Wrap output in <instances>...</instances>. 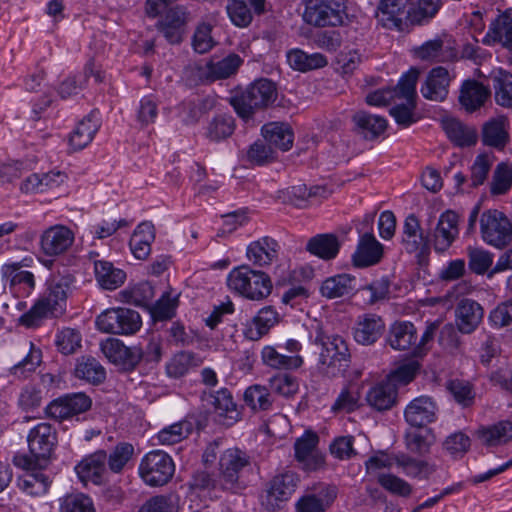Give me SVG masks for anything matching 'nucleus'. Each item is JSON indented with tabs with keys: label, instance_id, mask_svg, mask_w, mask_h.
I'll return each mask as SVG.
<instances>
[{
	"label": "nucleus",
	"instance_id": "1",
	"mask_svg": "<svg viewBox=\"0 0 512 512\" xmlns=\"http://www.w3.org/2000/svg\"><path fill=\"white\" fill-rule=\"evenodd\" d=\"M74 277L71 274L51 279L47 292L19 318V323L27 328L36 327L47 317H57L66 309L68 294L71 292Z\"/></svg>",
	"mask_w": 512,
	"mask_h": 512
},
{
	"label": "nucleus",
	"instance_id": "2",
	"mask_svg": "<svg viewBox=\"0 0 512 512\" xmlns=\"http://www.w3.org/2000/svg\"><path fill=\"white\" fill-rule=\"evenodd\" d=\"M315 345L321 346L319 369L330 377L342 374L348 367L350 352L346 341L339 335H328L321 326L315 329Z\"/></svg>",
	"mask_w": 512,
	"mask_h": 512
},
{
	"label": "nucleus",
	"instance_id": "3",
	"mask_svg": "<svg viewBox=\"0 0 512 512\" xmlns=\"http://www.w3.org/2000/svg\"><path fill=\"white\" fill-rule=\"evenodd\" d=\"M227 286L233 293L252 301H261L272 292V281L263 271L249 265L233 268L227 275Z\"/></svg>",
	"mask_w": 512,
	"mask_h": 512
},
{
	"label": "nucleus",
	"instance_id": "4",
	"mask_svg": "<svg viewBox=\"0 0 512 512\" xmlns=\"http://www.w3.org/2000/svg\"><path fill=\"white\" fill-rule=\"evenodd\" d=\"M277 98L275 84L265 78L251 83L244 91L230 98L237 115L244 121L252 119L254 113L272 105Z\"/></svg>",
	"mask_w": 512,
	"mask_h": 512
},
{
	"label": "nucleus",
	"instance_id": "5",
	"mask_svg": "<svg viewBox=\"0 0 512 512\" xmlns=\"http://www.w3.org/2000/svg\"><path fill=\"white\" fill-rule=\"evenodd\" d=\"M29 455L15 458V464L21 467H28L38 464L46 468L57 443L55 429L46 422H41L30 429L27 435Z\"/></svg>",
	"mask_w": 512,
	"mask_h": 512
},
{
	"label": "nucleus",
	"instance_id": "6",
	"mask_svg": "<svg viewBox=\"0 0 512 512\" xmlns=\"http://www.w3.org/2000/svg\"><path fill=\"white\" fill-rule=\"evenodd\" d=\"M302 18L316 28L342 26L347 18V0H306Z\"/></svg>",
	"mask_w": 512,
	"mask_h": 512
},
{
	"label": "nucleus",
	"instance_id": "7",
	"mask_svg": "<svg viewBox=\"0 0 512 512\" xmlns=\"http://www.w3.org/2000/svg\"><path fill=\"white\" fill-rule=\"evenodd\" d=\"M418 76L419 70L411 68L400 78L397 85L398 97L396 99H403L405 102L392 107L390 114L396 123L403 127H408L417 120L414 110L416 108V83Z\"/></svg>",
	"mask_w": 512,
	"mask_h": 512
},
{
	"label": "nucleus",
	"instance_id": "8",
	"mask_svg": "<svg viewBox=\"0 0 512 512\" xmlns=\"http://www.w3.org/2000/svg\"><path fill=\"white\" fill-rule=\"evenodd\" d=\"M99 331L108 334L131 335L136 333L141 325L140 314L130 308H109L99 314L95 320Z\"/></svg>",
	"mask_w": 512,
	"mask_h": 512
},
{
	"label": "nucleus",
	"instance_id": "9",
	"mask_svg": "<svg viewBox=\"0 0 512 512\" xmlns=\"http://www.w3.org/2000/svg\"><path fill=\"white\" fill-rule=\"evenodd\" d=\"M138 472L146 485L159 487L171 480L175 472V465L167 453L162 450H153L141 459Z\"/></svg>",
	"mask_w": 512,
	"mask_h": 512
},
{
	"label": "nucleus",
	"instance_id": "10",
	"mask_svg": "<svg viewBox=\"0 0 512 512\" xmlns=\"http://www.w3.org/2000/svg\"><path fill=\"white\" fill-rule=\"evenodd\" d=\"M480 229L483 240L496 248H503L512 241V224L501 211H485L480 218Z\"/></svg>",
	"mask_w": 512,
	"mask_h": 512
},
{
	"label": "nucleus",
	"instance_id": "11",
	"mask_svg": "<svg viewBox=\"0 0 512 512\" xmlns=\"http://www.w3.org/2000/svg\"><path fill=\"white\" fill-rule=\"evenodd\" d=\"M250 465V456L243 450L233 447L226 449L219 459V487L235 492L239 486L241 471Z\"/></svg>",
	"mask_w": 512,
	"mask_h": 512
},
{
	"label": "nucleus",
	"instance_id": "12",
	"mask_svg": "<svg viewBox=\"0 0 512 512\" xmlns=\"http://www.w3.org/2000/svg\"><path fill=\"white\" fill-rule=\"evenodd\" d=\"M33 259L25 257L19 262L5 263L1 266V277L9 281L12 293L17 297H29L35 289V277L32 272L21 270L31 266Z\"/></svg>",
	"mask_w": 512,
	"mask_h": 512
},
{
	"label": "nucleus",
	"instance_id": "13",
	"mask_svg": "<svg viewBox=\"0 0 512 512\" xmlns=\"http://www.w3.org/2000/svg\"><path fill=\"white\" fill-rule=\"evenodd\" d=\"M201 400L203 405L212 409L225 425L230 426L240 418L237 404L227 388H220L217 391H204Z\"/></svg>",
	"mask_w": 512,
	"mask_h": 512
},
{
	"label": "nucleus",
	"instance_id": "14",
	"mask_svg": "<svg viewBox=\"0 0 512 512\" xmlns=\"http://www.w3.org/2000/svg\"><path fill=\"white\" fill-rule=\"evenodd\" d=\"M91 399L84 393H72L53 400L45 408L46 414L56 420H65L86 412Z\"/></svg>",
	"mask_w": 512,
	"mask_h": 512
},
{
	"label": "nucleus",
	"instance_id": "15",
	"mask_svg": "<svg viewBox=\"0 0 512 512\" xmlns=\"http://www.w3.org/2000/svg\"><path fill=\"white\" fill-rule=\"evenodd\" d=\"M74 232L64 225H53L45 229L40 236V249L46 256L64 254L74 243Z\"/></svg>",
	"mask_w": 512,
	"mask_h": 512
},
{
	"label": "nucleus",
	"instance_id": "16",
	"mask_svg": "<svg viewBox=\"0 0 512 512\" xmlns=\"http://www.w3.org/2000/svg\"><path fill=\"white\" fill-rule=\"evenodd\" d=\"M188 15L185 8L172 7L161 17L156 27L170 44H180L186 34Z\"/></svg>",
	"mask_w": 512,
	"mask_h": 512
},
{
	"label": "nucleus",
	"instance_id": "17",
	"mask_svg": "<svg viewBox=\"0 0 512 512\" xmlns=\"http://www.w3.org/2000/svg\"><path fill=\"white\" fill-rule=\"evenodd\" d=\"M319 438L316 433L306 431L294 443V455L302 469L313 471L321 467L324 458L317 449Z\"/></svg>",
	"mask_w": 512,
	"mask_h": 512
},
{
	"label": "nucleus",
	"instance_id": "18",
	"mask_svg": "<svg viewBox=\"0 0 512 512\" xmlns=\"http://www.w3.org/2000/svg\"><path fill=\"white\" fill-rule=\"evenodd\" d=\"M408 0H382L378 7V21L388 29L401 30L410 23V10Z\"/></svg>",
	"mask_w": 512,
	"mask_h": 512
},
{
	"label": "nucleus",
	"instance_id": "19",
	"mask_svg": "<svg viewBox=\"0 0 512 512\" xmlns=\"http://www.w3.org/2000/svg\"><path fill=\"white\" fill-rule=\"evenodd\" d=\"M100 348L111 363L123 369H132L141 360L140 348H129L116 338H108L102 341Z\"/></svg>",
	"mask_w": 512,
	"mask_h": 512
},
{
	"label": "nucleus",
	"instance_id": "20",
	"mask_svg": "<svg viewBox=\"0 0 512 512\" xmlns=\"http://www.w3.org/2000/svg\"><path fill=\"white\" fill-rule=\"evenodd\" d=\"M438 407L433 398L419 396L413 399L404 410L405 421L412 427L421 428L437 419Z\"/></svg>",
	"mask_w": 512,
	"mask_h": 512
},
{
	"label": "nucleus",
	"instance_id": "21",
	"mask_svg": "<svg viewBox=\"0 0 512 512\" xmlns=\"http://www.w3.org/2000/svg\"><path fill=\"white\" fill-rule=\"evenodd\" d=\"M107 454L98 450L84 457L76 466L75 472L85 485L89 482L100 485L103 483L107 469Z\"/></svg>",
	"mask_w": 512,
	"mask_h": 512
},
{
	"label": "nucleus",
	"instance_id": "22",
	"mask_svg": "<svg viewBox=\"0 0 512 512\" xmlns=\"http://www.w3.org/2000/svg\"><path fill=\"white\" fill-rule=\"evenodd\" d=\"M458 222V215L451 210L444 212L440 216L431 234V241L435 251L444 252L452 245L459 234Z\"/></svg>",
	"mask_w": 512,
	"mask_h": 512
},
{
	"label": "nucleus",
	"instance_id": "23",
	"mask_svg": "<svg viewBox=\"0 0 512 512\" xmlns=\"http://www.w3.org/2000/svg\"><path fill=\"white\" fill-rule=\"evenodd\" d=\"M25 471L17 479L18 488L30 496L44 495L51 484V478L38 464L22 467Z\"/></svg>",
	"mask_w": 512,
	"mask_h": 512
},
{
	"label": "nucleus",
	"instance_id": "24",
	"mask_svg": "<svg viewBox=\"0 0 512 512\" xmlns=\"http://www.w3.org/2000/svg\"><path fill=\"white\" fill-rule=\"evenodd\" d=\"M383 257V245L371 233H364L352 255L354 266L366 268L376 265Z\"/></svg>",
	"mask_w": 512,
	"mask_h": 512
},
{
	"label": "nucleus",
	"instance_id": "25",
	"mask_svg": "<svg viewBox=\"0 0 512 512\" xmlns=\"http://www.w3.org/2000/svg\"><path fill=\"white\" fill-rule=\"evenodd\" d=\"M450 82L451 77L446 68H433L421 86V94L431 101H444L449 93Z\"/></svg>",
	"mask_w": 512,
	"mask_h": 512
},
{
	"label": "nucleus",
	"instance_id": "26",
	"mask_svg": "<svg viewBox=\"0 0 512 512\" xmlns=\"http://www.w3.org/2000/svg\"><path fill=\"white\" fill-rule=\"evenodd\" d=\"M384 329L385 323L380 316L364 314L358 317L353 329V336L357 343L371 345L382 336Z\"/></svg>",
	"mask_w": 512,
	"mask_h": 512
},
{
	"label": "nucleus",
	"instance_id": "27",
	"mask_svg": "<svg viewBox=\"0 0 512 512\" xmlns=\"http://www.w3.org/2000/svg\"><path fill=\"white\" fill-rule=\"evenodd\" d=\"M490 94L488 86L476 80H465L460 87L459 103L465 111L472 113L484 106Z\"/></svg>",
	"mask_w": 512,
	"mask_h": 512
},
{
	"label": "nucleus",
	"instance_id": "28",
	"mask_svg": "<svg viewBox=\"0 0 512 512\" xmlns=\"http://www.w3.org/2000/svg\"><path fill=\"white\" fill-rule=\"evenodd\" d=\"M251 9L257 14L263 13L265 0H228L226 5L231 22L238 27H247L252 22Z\"/></svg>",
	"mask_w": 512,
	"mask_h": 512
},
{
	"label": "nucleus",
	"instance_id": "29",
	"mask_svg": "<svg viewBox=\"0 0 512 512\" xmlns=\"http://www.w3.org/2000/svg\"><path fill=\"white\" fill-rule=\"evenodd\" d=\"M482 43L489 46L500 44L512 51V14L503 13L498 15L489 25Z\"/></svg>",
	"mask_w": 512,
	"mask_h": 512
},
{
	"label": "nucleus",
	"instance_id": "30",
	"mask_svg": "<svg viewBox=\"0 0 512 512\" xmlns=\"http://www.w3.org/2000/svg\"><path fill=\"white\" fill-rule=\"evenodd\" d=\"M279 250L278 242L265 236L249 244L246 256L255 266L264 267L271 265L278 258Z\"/></svg>",
	"mask_w": 512,
	"mask_h": 512
},
{
	"label": "nucleus",
	"instance_id": "31",
	"mask_svg": "<svg viewBox=\"0 0 512 512\" xmlns=\"http://www.w3.org/2000/svg\"><path fill=\"white\" fill-rule=\"evenodd\" d=\"M476 439L486 447H497L512 441V422L502 420L482 426L475 432Z\"/></svg>",
	"mask_w": 512,
	"mask_h": 512
},
{
	"label": "nucleus",
	"instance_id": "32",
	"mask_svg": "<svg viewBox=\"0 0 512 512\" xmlns=\"http://www.w3.org/2000/svg\"><path fill=\"white\" fill-rule=\"evenodd\" d=\"M483 308L476 301L462 299L456 308V325L460 332L469 334L480 324Z\"/></svg>",
	"mask_w": 512,
	"mask_h": 512
},
{
	"label": "nucleus",
	"instance_id": "33",
	"mask_svg": "<svg viewBox=\"0 0 512 512\" xmlns=\"http://www.w3.org/2000/svg\"><path fill=\"white\" fill-rule=\"evenodd\" d=\"M337 491L333 486H322L317 493L302 496L295 505L296 512H326L336 498Z\"/></svg>",
	"mask_w": 512,
	"mask_h": 512
},
{
	"label": "nucleus",
	"instance_id": "34",
	"mask_svg": "<svg viewBox=\"0 0 512 512\" xmlns=\"http://www.w3.org/2000/svg\"><path fill=\"white\" fill-rule=\"evenodd\" d=\"M356 277L343 273L328 277L320 287V293L328 299L340 298L352 294L357 290Z\"/></svg>",
	"mask_w": 512,
	"mask_h": 512
},
{
	"label": "nucleus",
	"instance_id": "35",
	"mask_svg": "<svg viewBox=\"0 0 512 512\" xmlns=\"http://www.w3.org/2000/svg\"><path fill=\"white\" fill-rule=\"evenodd\" d=\"M509 120L505 116L489 119L482 127V141L485 145L502 148L509 139Z\"/></svg>",
	"mask_w": 512,
	"mask_h": 512
},
{
	"label": "nucleus",
	"instance_id": "36",
	"mask_svg": "<svg viewBox=\"0 0 512 512\" xmlns=\"http://www.w3.org/2000/svg\"><path fill=\"white\" fill-rule=\"evenodd\" d=\"M100 128V121L95 112L81 120L69 136V144L73 150H81L90 144Z\"/></svg>",
	"mask_w": 512,
	"mask_h": 512
},
{
	"label": "nucleus",
	"instance_id": "37",
	"mask_svg": "<svg viewBox=\"0 0 512 512\" xmlns=\"http://www.w3.org/2000/svg\"><path fill=\"white\" fill-rule=\"evenodd\" d=\"M442 127L447 137L457 146L469 147L477 142L478 135L476 129L455 118L443 119Z\"/></svg>",
	"mask_w": 512,
	"mask_h": 512
},
{
	"label": "nucleus",
	"instance_id": "38",
	"mask_svg": "<svg viewBox=\"0 0 512 512\" xmlns=\"http://www.w3.org/2000/svg\"><path fill=\"white\" fill-rule=\"evenodd\" d=\"M417 330L409 321H397L389 328L388 343L395 350H407L416 344Z\"/></svg>",
	"mask_w": 512,
	"mask_h": 512
},
{
	"label": "nucleus",
	"instance_id": "39",
	"mask_svg": "<svg viewBox=\"0 0 512 512\" xmlns=\"http://www.w3.org/2000/svg\"><path fill=\"white\" fill-rule=\"evenodd\" d=\"M396 397L397 388L386 379L372 387L367 393L366 399L371 407L378 411H384L393 407Z\"/></svg>",
	"mask_w": 512,
	"mask_h": 512
},
{
	"label": "nucleus",
	"instance_id": "40",
	"mask_svg": "<svg viewBox=\"0 0 512 512\" xmlns=\"http://www.w3.org/2000/svg\"><path fill=\"white\" fill-rule=\"evenodd\" d=\"M262 135L270 146L282 151L289 150L293 145V132L291 128L284 123H268L262 127Z\"/></svg>",
	"mask_w": 512,
	"mask_h": 512
},
{
	"label": "nucleus",
	"instance_id": "41",
	"mask_svg": "<svg viewBox=\"0 0 512 512\" xmlns=\"http://www.w3.org/2000/svg\"><path fill=\"white\" fill-rule=\"evenodd\" d=\"M95 277L99 285L107 290H114L121 286L126 278V273L105 260H94Z\"/></svg>",
	"mask_w": 512,
	"mask_h": 512
},
{
	"label": "nucleus",
	"instance_id": "42",
	"mask_svg": "<svg viewBox=\"0 0 512 512\" xmlns=\"http://www.w3.org/2000/svg\"><path fill=\"white\" fill-rule=\"evenodd\" d=\"M353 122L360 134L365 139L373 140L380 136L387 128V121L385 118L359 111L353 116Z\"/></svg>",
	"mask_w": 512,
	"mask_h": 512
},
{
	"label": "nucleus",
	"instance_id": "43",
	"mask_svg": "<svg viewBox=\"0 0 512 512\" xmlns=\"http://www.w3.org/2000/svg\"><path fill=\"white\" fill-rule=\"evenodd\" d=\"M154 238V226L150 222L139 224L129 242L133 255L137 259H146L151 252V243Z\"/></svg>",
	"mask_w": 512,
	"mask_h": 512
},
{
	"label": "nucleus",
	"instance_id": "44",
	"mask_svg": "<svg viewBox=\"0 0 512 512\" xmlns=\"http://www.w3.org/2000/svg\"><path fill=\"white\" fill-rule=\"evenodd\" d=\"M306 249L323 260H331L337 256L340 242L333 234H318L308 240Z\"/></svg>",
	"mask_w": 512,
	"mask_h": 512
},
{
	"label": "nucleus",
	"instance_id": "45",
	"mask_svg": "<svg viewBox=\"0 0 512 512\" xmlns=\"http://www.w3.org/2000/svg\"><path fill=\"white\" fill-rule=\"evenodd\" d=\"M494 99L503 108H512V74L503 69L491 73Z\"/></svg>",
	"mask_w": 512,
	"mask_h": 512
},
{
	"label": "nucleus",
	"instance_id": "46",
	"mask_svg": "<svg viewBox=\"0 0 512 512\" xmlns=\"http://www.w3.org/2000/svg\"><path fill=\"white\" fill-rule=\"evenodd\" d=\"M279 321V314L271 307L267 306L260 309L257 315L252 319L247 328L246 335L251 340H258L275 326Z\"/></svg>",
	"mask_w": 512,
	"mask_h": 512
},
{
	"label": "nucleus",
	"instance_id": "47",
	"mask_svg": "<svg viewBox=\"0 0 512 512\" xmlns=\"http://www.w3.org/2000/svg\"><path fill=\"white\" fill-rule=\"evenodd\" d=\"M402 242L406 251L409 253L422 251L428 245V239L423 236L419 221L413 214L407 216L405 219Z\"/></svg>",
	"mask_w": 512,
	"mask_h": 512
},
{
	"label": "nucleus",
	"instance_id": "48",
	"mask_svg": "<svg viewBox=\"0 0 512 512\" xmlns=\"http://www.w3.org/2000/svg\"><path fill=\"white\" fill-rule=\"evenodd\" d=\"M299 478L296 473L287 471L273 478L268 490V497L274 501H286L295 492Z\"/></svg>",
	"mask_w": 512,
	"mask_h": 512
},
{
	"label": "nucleus",
	"instance_id": "49",
	"mask_svg": "<svg viewBox=\"0 0 512 512\" xmlns=\"http://www.w3.org/2000/svg\"><path fill=\"white\" fill-rule=\"evenodd\" d=\"M242 63L239 55L231 53L223 59L208 62L205 74L210 80L225 79L235 74Z\"/></svg>",
	"mask_w": 512,
	"mask_h": 512
},
{
	"label": "nucleus",
	"instance_id": "50",
	"mask_svg": "<svg viewBox=\"0 0 512 512\" xmlns=\"http://www.w3.org/2000/svg\"><path fill=\"white\" fill-rule=\"evenodd\" d=\"M261 357L265 365L279 370L297 369L303 364V358L300 355H285L273 346H265Z\"/></svg>",
	"mask_w": 512,
	"mask_h": 512
},
{
	"label": "nucleus",
	"instance_id": "51",
	"mask_svg": "<svg viewBox=\"0 0 512 512\" xmlns=\"http://www.w3.org/2000/svg\"><path fill=\"white\" fill-rule=\"evenodd\" d=\"M287 62L292 69L306 72L326 66L327 59L321 53L307 54L303 50L293 49L287 53Z\"/></svg>",
	"mask_w": 512,
	"mask_h": 512
},
{
	"label": "nucleus",
	"instance_id": "52",
	"mask_svg": "<svg viewBox=\"0 0 512 512\" xmlns=\"http://www.w3.org/2000/svg\"><path fill=\"white\" fill-rule=\"evenodd\" d=\"M74 374L78 379L91 384L102 383L106 378L104 367L92 357H82L77 361Z\"/></svg>",
	"mask_w": 512,
	"mask_h": 512
},
{
	"label": "nucleus",
	"instance_id": "53",
	"mask_svg": "<svg viewBox=\"0 0 512 512\" xmlns=\"http://www.w3.org/2000/svg\"><path fill=\"white\" fill-rule=\"evenodd\" d=\"M92 75L96 82L102 81V76L99 71H95V64L93 62L87 63L84 69V76H71L66 78L59 86L58 93L61 98L65 99L72 95H76L84 86V82L88 76Z\"/></svg>",
	"mask_w": 512,
	"mask_h": 512
},
{
	"label": "nucleus",
	"instance_id": "54",
	"mask_svg": "<svg viewBox=\"0 0 512 512\" xmlns=\"http://www.w3.org/2000/svg\"><path fill=\"white\" fill-rule=\"evenodd\" d=\"M200 365V359L189 351H182L175 354L170 361L166 364V371L168 376L173 378H180L194 367Z\"/></svg>",
	"mask_w": 512,
	"mask_h": 512
},
{
	"label": "nucleus",
	"instance_id": "55",
	"mask_svg": "<svg viewBox=\"0 0 512 512\" xmlns=\"http://www.w3.org/2000/svg\"><path fill=\"white\" fill-rule=\"evenodd\" d=\"M191 432V425L186 421H180L168 425L161 429L154 437L153 440L158 445H174L187 438Z\"/></svg>",
	"mask_w": 512,
	"mask_h": 512
},
{
	"label": "nucleus",
	"instance_id": "56",
	"mask_svg": "<svg viewBox=\"0 0 512 512\" xmlns=\"http://www.w3.org/2000/svg\"><path fill=\"white\" fill-rule=\"evenodd\" d=\"M434 442L435 437L430 429L425 431L411 430L405 434L406 448L420 456L429 453Z\"/></svg>",
	"mask_w": 512,
	"mask_h": 512
},
{
	"label": "nucleus",
	"instance_id": "57",
	"mask_svg": "<svg viewBox=\"0 0 512 512\" xmlns=\"http://www.w3.org/2000/svg\"><path fill=\"white\" fill-rule=\"evenodd\" d=\"M395 464L409 477L426 478L433 472V467L426 461L417 460L406 454L395 457Z\"/></svg>",
	"mask_w": 512,
	"mask_h": 512
},
{
	"label": "nucleus",
	"instance_id": "58",
	"mask_svg": "<svg viewBox=\"0 0 512 512\" xmlns=\"http://www.w3.org/2000/svg\"><path fill=\"white\" fill-rule=\"evenodd\" d=\"M441 6V0H418L416 5L410 9V24H427L436 16Z\"/></svg>",
	"mask_w": 512,
	"mask_h": 512
},
{
	"label": "nucleus",
	"instance_id": "59",
	"mask_svg": "<svg viewBox=\"0 0 512 512\" xmlns=\"http://www.w3.org/2000/svg\"><path fill=\"white\" fill-rule=\"evenodd\" d=\"M245 403L254 411L268 410L272 405V398L265 386H249L244 393Z\"/></svg>",
	"mask_w": 512,
	"mask_h": 512
},
{
	"label": "nucleus",
	"instance_id": "60",
	"mask_svg": "<svg viewBox=\"0 0 512 512\" xmlns=\"http://www.w3.org/2000/svg\"><path fill=\"white\" fill-rule=\"evenodd\" d=\"M235 129L234 119L229 115H218L207 127V137L212 141H220L232 135Z\"/></svg>",
	"mask_w": 512,
	"mask_h": 512
},
{
	"label": "nucleus",
	"instance_id": "61",
	"mask_svg": "<svg viewBox=\"0 0 512 512\" xmlns=\"http://www.w3.org/2000/svg\"><path fill=\"white\" fill-rule=\"evenodd\" d=\"M360 396L358 391L349 386L344 387L336 397L331 411L334 413H351L359 407Z\"/></svg>",
	"mask_w": 512,
	"mask_h": 512
},
{
	"label": "nucleus",
	"instance_id": "62",
	"mask_svg": "<svg viewBox=\"0 0 512 512\" xmlns=\"http://www.w3.org/2000/svg\"><path fill=\"white\" fill-rule=\"evenodd\" d=\"M512 186V164L500 163L497 165L491 183L493 195L505 194Z\"/></svg>",
	"mask_w": 512,
	"mask_h": 512
},
{
	"label": "nucleus",
	"instance_id": "63",
	"mask_svg": "<svg viewBox=\"0 0 512 512\" xmlns=\"http://www.w3.org/2000/svg\"><path fill=\"white\" fill-rule=\"evenodd\" d=\"M59 512H95L92 500L81 493L69 494L60 500Z\"/></svg>",
	"mask_w": 512,
	"mask_h": 512
},
{
	"label": "nucleus",
	"instance_id": "64",
	"mask_svg": "<svg viewBox=\"0 0 512 512\" xmlns=\"http://www.w3.org/2000/svg\"><path fill=\"white\" fill-rule=\"evenodd\" d=\"M134 453V447L129 443L116 445L113 451L107 456V465L114 473H119L129 462Z\"/></svg>",
	"mask_w": 512,
	"mask_h": 512
}]
</instances>
